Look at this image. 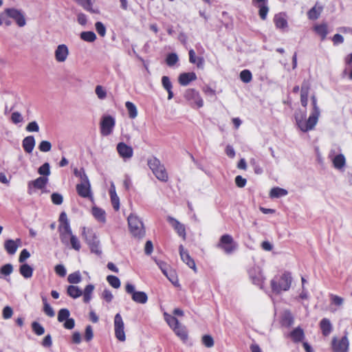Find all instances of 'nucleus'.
Listing matches in <instances>:
<instances>
[{
	"instance_id": "obj_52",
	"label": "nucleus",
	"mask_w": 352,
	"mask_h": 352,
	"mask_svg": "<svg viewBox=\"0 0 352 352\" xmlns=\"http://www.w3.org/2000/svg\"><path fill=\"white\" fill-rule=\"evenodd\" d=\"M201 342L207 348L212 347L214 344L212 337L210 335L203 336L201 338Z\"/></svg>"
},
{
	"instance_id": "obj_59",
	"label": "nucleus",
	"mask_w": 352,
	"mask_h": 352,
	"mask_svg": "<svg viewBox=\"0 0 352 352\" xmlns=\"http://www.w3.org/2000/svg\"><path fill=\"white\" fill-rule=\"evenodd\" d=\"M54 271L56 274L60 277H65L67 274L66 268L62 264L56 265L54 267Z\"/></svg>"
},
{
	"instance_id": "obj_46",
	"label": "nucleus",
	"mask_w": 352,
	"mask_h": 352,
	"mask_svg": "<svg viewBox=\"0 0 352 352\" xmlns=\"http://www.w3.org/2000/svg\"><path fill=\"white\" fill-rule=\"evenodd\" d=\"M38 173L43 177H47L51 173L50 164L47 162L44 163L38 168Z\"/></svg>"
},
{
	"instance_id": "obj_35",
	"label": "nucleus",
	"mask_w": 352,
	"mask_h": 352,
	"mask_svg": "<svg viewBox=\"0 0 352 352\" xmlns=\"http://www.w3.org/2000/svg\"><path fill=\"white\" fill-rule=\"evenodd\" d=\"M314 31L321 37V40L323 41L326 38L328 34L327 25L325 23L316 25L314 26Z\"/></svg>"
},
{
	"instance_id": "obj_39",
	"label": "nucleus",
	"mask_w": 352,
	"mask_h": 352,
	"mask_svg": "<svg viewBox=\"0 0 352 352\" xmlns=\"http://www.w3.org/2000/svg\"><path fill=\"white\" fill-rule=\"evenodd\" d=\"M290 336L294 342H298L304 338V331L300 327H297L291 332Z\"/></svg>"
},
{
	"instance_id": "obj_49",
	"label": "nucleus",
	"mask_w": 352,
	"mask_h": 352,
	"mask_svg": "<svg viewBox=\"0 0 352 352\" xmlns=\"http://www.w3.org/2000/svg\"><path fill=\"white\" fill-rule=\"evenodd\" d=\"M250 164L253 167L254 171L256 175H261L263 173V170L259 165L258 162L254 157H252L250 160Z\"/></svg>"
},
{
	"instance_id": "obj_57",
	"label": "nucleus",
	"mask_w": 352,
	"mask_h": 352,
	"mask_svg": "<svg viewBox=\"0 0 352 352\" xmlns=\"http://www.w3.org/2000/svg\"><path fill=\"white\" fill-rule=\"evenodd\" d=\"M155 262L156 263L157 266L160 267V269L161 270L162 273L164 274H166L167 272L170 268V266L166 263H165L162 261H160V260H157L156 258L155 259Z\"/></svg>"
},
{
	"instance_id": "obj_8",
	"label": "nucleus",
	"mask_w": 352,
	"mask_h": 352,
	"mask_svg": "<svg viewBox=\"0 0 352 352\" xmlns=\"http://www.w3.org/2000/svg\"><path fill=\"white\" fill-rule=\"evenodd\" d=\"M125 292L131 295L132 300L136 303L144 305L148 301L146 293L142 291H136L135 285L131 283H127L125 285Z\"/></svg>"
},
{
	"instance_id": "obj_15",
	"label": "nucleus",
	"mask_w": 352,
	"mask_h": 352,
	"mask_svg": "<svg viewBox=\"0 0 352 352\" xmlns=\"http://www.w3.org/2000/svg\"><path fill=\"white\" fill-rule=\"evenodd\" d=\"M9 14L12 19H13L16 25L20 27H24L26 25V19L24 12L21 10L16 8H8Z\"/></svg>"
},
{
	"instance_id": "obj_41",
	"label": "nucleus",
	"mask_w": 352,
	"mask_h": 352,
	"mask_svg": "<svg viewBox=\"0 0 352 352\" xmlns=\"http://www.w3.org/2000/svg\"><path fill=\"white\" fill-rule=\"evenodd\" d=\"M322 10V8L321 6H318L316 5L308 12V18L311 20L317 19L319 17Z\"/></svg>"
},
{
	"instance_id": "obj_54",
	"label": "nucleus",
	"mask_w": 352,
	"mask_h": 352,
	"mask_svg": "<svg viewBox=\"0 0 352 352\" xmlns=\"http://www.w3.org/2000/svg\"><path fill=\"white\" fill-rule=\"evenodd\" d=\"M178 61V56L175 53L169 54L166 59V64L172 67L175 65Z\"/></svg>"
},
{
	"instance_id": "obj_16",
	"label": "nucleus",
	"mask_w": 352,
	"mask_h": 352,
	"mask_svg": "<svg viewBox=\"0 0 352 352\" xmlns=\"http://www.w3.org/2000/svg\"><path fill=\"white\" fill-rule=\"evenodd\" d=\"M116 150L119 155L124 160L131 159L133 157V148L124 142L118 143L116 146Z\"/></svg>"
},
{
	"instance_id": "obj_17",
	"label": "nucleus",
	"mask_w": 352,
	"mask_h": 352,
	"mask_svg": "<svg viewBox=\"0 0 352 352\" xmlns=\"http://www.w3.org/2000/svg\"><path fill=\"white\" fill-rule=\"evenodd\" d=\"M273 21L277 29L282 31H285L287 29L288 22L285 13L280 12L275 14Z\"/></svg>"
},
{
	"instance_id": "obj_6",
	"label": "nucleus",
	"mask_w": 352,
	"mask_h": 352,
	"mask_svg": "<svg viewBox=\"0 0 352 352\" xmlns=\"http://www.w3.org/2000/svg\"><path fill=\"white\" fill-rule=\"evenodd\" d=\"M217 247L226 254H231L237 250L238 244L231 235L226 234L220 237Z\"/></svg>"
},
{
	"instance_id": "obj_43",
	"label": "nucleus",
	"mask_w": 352,
	"mask_h": 352,
	"mask_svg": "<svg viewBox=\"0 0 352 352\" xmlns=\"http://www.w3.org/2000/svg\"><path fill=\"white\" fill-rule=\"evenodd\" d=\"M42 301L43 304L44 313L49 317H54L55 316V312L51 305L48 303L47 298L45 297H43Z\"/></svg>"
},
{
	"instance_id": "obj_60",
	"label": "nucleus",
	"mask_w": 352,
	"mask_h": 352,
	"mask_svg": "<svg viewBox=\"0 0 352 352\" xmlns=\"http://www.w3.org/2000/svg\"><path fill=\"white\" fill-rule=\"evenodd\" d=\"M89 246L91 249V252L95 253L97 255H100L102 253V251L99 246V241L98 240L94 241L93 243L89 244Z\"/></svg>"
},
{
	"instance_id": "obj_53",
	"label": "nucleus",
	"mask_w": 352,
	"mask_h": 352,
	"mask_svg": "<svg viewBox=\"0 0 352 352\" xmlns=\"http://www.w3.org/2000/svg\"><path fill=\"white\" fill-rule=\"evenodd\" d=\"M70 313L67 309H61L58 313V320L62 322L68 319Z\"/></svg>"
},
{
	"instance_id": "obj_40",
	"label": "nucleus",
	"mask_w": 352,
	"mask_h": 352,
	"mask_svg": "<svg viewBox=\"0 0 352 352\" xmlns=\"http://www.w3.org/2000/svg\"><path fill=\"white\" fill-rule=\"evenodd\" d=\"M125 107L128 111L129 118L131 119L135 118L138 116V109L135 105L133 102L127 101L125 103Z\"/></svg>"
},
{
	"instance_id": "obj_64",
	"label": "nucleus",
	"mask_w": 352,
	"mask_h": 352,
	"mask_svg": "<svg viewBox=\"0 0 352 352\" xmlns=\"http://www.w3.org/2000/svg\"><path fill=\"white\" fill-rule=\"evenodd\" d=\"M101 297L106 302H110L113 298V295L109 289H105L102 292Z\"/></svg>"
},
{
	"instance_id": "obj_30",
	"label": "nucleus",
	"mask_w": 352,
	"mask_h": 352,
	"mask_svg": "<svg viewBox=\"0 0 352 352\" xmlns=\"http://www.w3.org/2000/svg\"><path fill=\"white\" fill-rule=\"evenodd\" d=\"M33 268L27 263L22 264L19 267L20 274L25 278H30L33 275Z\"/></svg>"
},
{
	"instance_id": "obj_14",
	"label": "nucleus",
	"mask_w": 352,
	"mask_h": 352,
	"mask_svg": "<svg viewBox=\"0 0 352 352\" xmlns=\"http://www.w3.org/2000/svg\"><path fill=\"white\" fill-rule=\"evenodd\" d=\"M69 54V48L65 44L58 45L54 50V58L59 63L65 62Z\"/></svg>"
},
{
	"instance_id": "obj_47",
	"label": "nucleus",
	"mask_w": 352,
	"mask_h": 352,
	"mask_svg": "<svg viewBox=\"0 0 352 352\" xmlns=\"http://www.w3.org/2000/svg\"><path fill=\"white\" fill-rule=\"evenodd\" d=\"M258 8V14L262 20H265L267 19V13L269 12V7L267 3L264 5H258L256 6Z\"/></svg>"
},
{
	"instance_id": "obj_19",
	"label": "nucleus",
	"mask_w": 352,
	"mask_h": 352,
	"mask_svg": "<svg viewBox=\"0 0 352 352\" xmlns=\"http://www.w3.org/2000/svg\"><path fill=\"white\" fill-rule=\"evenodd\" d=\"M167 221L171 225V226L175 229L178 235L183 238V239H186V228L184 224L181 223L179 221L172 217H168Z\"/></svg>"
},
{
	"instance_id": "obj_25",
	"label": "nucleus",
	"mask_w": 352,
	"mask_h": 352,
	"mask_svg": "<svg viewBox=\"0 0 352 352\" xmlns=\"http://www.w3.org/2000/svg\"><path fill=\"white\" fill-rule=\"evenodd\" d=\"M196 79L197 75L194 72L183 73L179 76V82L181 85L186 86Z\"/></svg>"
},
{
	"instance_id": "obj_62",
	"label": "nucleus",
	"mask_w": 352,
	"mask_h": 352,
	"mask_svg": "<svg viewBox=\"0 0 352 352\" xmlns=\"http://www.w3.org/2000/svg\"><path fill=\"white\" fill-rule=\"evenodd\" d=\"M51 199L52 203L56 205H60L63 201V196L58 192L52 193L51 195Z\"/></svg>"
},
{
	"instance_id": "obj_36",
	"label": "nucleus",
	"mask_w": 352,
	"mask_h": 352,
	"mask_svg": "<svg viewBox=\"0 0 352 352\" xmlns=\"http://www.w3.org/2000/svg\"><path fill=\"white\" fill-rule=\"evenodd\" d=\"M80 38L85 42L93 43L96 40L97 36L92 31H85L80 34Z\"/></svg>"
},
{
	"instance_id": "obj_45",
	"label": "nucleus",
	"mask_w": 352,
	"mask_h": 352,
	"mask_svg": "<svg viewBox=\"0 0 352 352\" xmlns=\"http://www.w3.org/2000/svg\"><path fill=\"white\" fill-rule=\"evenodd\" d=\"M82 280V277L80 272H75L74 273L70 274L67 277V280L69 283L72 284H78Z\"/></svg>"
},
{
	"instance_id": "obj_32",
	"label": "nucleus",
	"mask_w": 352,
	"mask_h": 352,
	"mask_svg": "<svg viewBox=\"0 0 352 352\" xmlns=\"http://www.w3.org/2000/svg\"><path fill=\"white\" fill-rule=\"evenodd\" d=\"M94 285L92 284L87 285L82 292L83 301L85 303H89L92 298V294L94 290Z\"/></svg>"
},
{
	"instance_id": "obj_37",
	"label": "nucleus",
	"mask_w": 352,
	"mask_h": 352,
	"mask_svg": "<svg viewBox=\"0 0 352 352\" xmlns=\"http://www.w3.org/2000/svg\"><path fill=\"white\" fill-rule=\"evenodd\" d=\"M67 292L73 298H77L82 294V291L78 287L74 285H69L67 287Z\"/></svg>"
},
{
	"instance_id": "obj_11",
	"label": "nucleus",
	"mask_w": 352,
	"mask_h": 352,
	"mask_svg": "<svg viewBox=\"0 0 352 352\" xmlns=\"http://www.w3.org/2000/svg\"><path fill=\"white\" fill-rule=\"evenodd\" d=\"M113 323L116 338L120 342L125 341L124 324L120 314H116Z\"/></svg>"
},
{
	"instance_id": "obj_24",
	"label": "nucleus",
	"mask_w": 352,
	"mask_h": 352,
	"mask_svg": "<svg viewBox=\"0 0 352 352\" xmlns=\"http://www.w3.org/2000/svg\"><path fill=\"white\" fill-rule=\"evenodd\" d=\"M35 144V139L32 135L25 137L22 141V146L28 153H31L33 151Z\"/></svg>"
},
{
	"instance_id": "obj_9",
	"label": "nucleus",
	"mask_w": 352,
	"mask_h": 352,
	"mask_svg": "<svg viewBox=\"0 0 352 352\" xmlns=\"http://www.w3.org/2000/svg\"><path fill=\"white\" fill-rule=\"evenodd\" d=\"M332 352H349V340L346 333L342 338L334 336L331 342Z\"/></svg>"
},
{
	"instance_id": "obj_58",
	"label": "nucleus",
	"mask_w": 352,
	"mask_h": 352,
	"mask_svg": "<svg viewBox=\"0 0 352 352\" xmlns=\"http://www.w3.org/2000/svg\"><path fill=\"white\" fill-rule=\"evenodd\" d=\"M294 319L289 311H285L283 323L284 325L290 326L293 324Z\"/></svg>"
},
{
	"instance_id": "obj_4",
	"label": "nucleus",
	"mask_w": 352,
	"mask_h": 352,
	"mask_svg": "<svg viewBox=\"0 0 352 352\" xmlns=\"http://www.w3.org/2000/svg\"><path fill=\"white\" fill-rule=\"evenodd\" d=\"M148 165L153 173L161 182L168 181V175L164 164L156 157H152L148 160Z\"/></svg>"
},
{
	"instance_id": "obj_12",
	"label": "nucleus",
	"mask_w": 352,
	"mask_h": 352,
	"mask_svg": "<svg viewBox=\"0 0 352 352\" xmlns=\"http://www.w3.org/2000/svg\"><path fill=\"white\" fill-rule=\"evenodd\" d=\"M49 179L47 177H39L34 180L30 181L28 184V192L30 195L34 192L35 190H41L45 192L44 189L48 183Z\"/></svg>"
},
{
	"instance_id": "obj_3",
	"label": "nucleus",
	"mask_w": 352,
	"mask_h": 352,
	"mask_svg": "<svg viewBox=\"0 0 352 352\" xmlns=\"http://www.w3.org/2000/svg\"><path fill=\"white\" fill-rule=\"evenodd\" d=\"M292 283V277L289 272L284 273L276 276L271 280V287L274 292L280 294L282 292H286L289 289Z\"/></svg>"
},
{
	"instance_id": "obj_20",
	"label": "nucleus",
	"mask_w": 352,
	"mask_h": 352,
	"mask_svg": "<svg viewBox=\"0 0 352 352\" xmlns=\"http://www.w3.org/2000/svg\"><path fill=\"white\" fill-rule=\"evenodd\" d=\"M179 254L183 262H184L190 268L196 271V265L194 260L190 257L188 251L184 250L182 245H179Z\"/></svg>"
},
{
	"instance_id": "obj_63",
	"label": "nucleus",
	"mask_w": 352,
	"mask_h": 352,
	"mask_svg": "<svg viewBox=\"0 0 352 352\" xmlns=\"http://www.w3.org/2000/svg\"><path fill=\"white\" fill-rule=\"evenodd\" d=\"M95 27H96V30L97 31V32L98 33V34L100 36H104L105 34H106V28L105 26L103 25V23L102 22H96L95 23Z\"/></svg>"
},
{
	"instance_id": "obj_27",
	"label": "nucleus",
	"mask_w": 352,
	"mask_h": 352,
	"mask_svg": "<svg viewBox=\"0 0 352 352\" xmlns=\"http://www.w3.org/2000/svg\"><path fill=\"white\" fill-rule=\"evenodd\" d=\"M21 243L20 239L14 241L12 239H8L5 241L4 248L9 254H14L16 253L18 248V243Z\"/></svg>"
},
{
	"instance_id": "obj_21",
	"label": "nucleus",
	"mask_w": 352,
	"mask_h": 352,
	"mask_svg": "<svg viewBox=\"0 0 352 352\" xmlns=\"http://www.w3.org/2000/svg\"><path fill=\"white\" fill-rule=\"evenodd\" d=\"M334 152L331 151L329 153V157H331V160L333 164V166L336 169H342L345 166L346 164V159L343 154H338L335 156H333Z\"/></svg>"
},
{
	"instance_id": "obj_18",
	"label": "nucleus",
	"mask_w": 352,
	"mask_h": 352,
	"mask_svg": "<svg viewBox=\"0 0 352 352\" xmlns=\"http://www.w3.org/2000/svg\"><path fill=\"white\" fill-rule=\"evenodd\" d=\"M78 195L83 198L92 199V192L90 182L79 183L76 185Z\"/></svg>"
},
{
	"instance_id": "obj_51",
	"label": "nucleus",
	"mask_w": 352,
	"mask_h": 352,
	"mask_svg": "<svg viewBox=\"0 0 352 352\" xmlns=\"http://www.w3.org/2000/svg\"><path fill=\"white\" fill-rule=\"evenodd\" d=\"M32 329L37 336H41L45 333L44 327L38 322H33L32 323Z\"/></svg>"
},
{
	"instance_id": "obj_7",
	"label": "nucleus",
	"mask_w": 352,
	"mask_h": 352,
	"mask_svg": "<svg viewBox=\"0 0 352 352\" xmlns=\"http://www.w3.org/2000/svg\"><path fill=\"white\" fill-rule=\"evenodd\" d=\"M248 273L251 282L254 285L262 288L265 278L263 274L261 267L257 265H253L248 268Z\"/></svg>"
},
{
	"instance_id": "obj_55",
	"label": "nucleus",
	"mask_w": 352,
	"mask_h": 352,
	"mask_svg": "<svg viewBox=\"0 0 352 352\" xmlns=\"http://www.w3.org/2000/svg\"><path fill=\"white\" fill-rule=\"evenodd\" d=\"M52 148V144L49 141L43 140L38 144V149L41 152H49Z\"/></svg>"
},
{
	"instance_id": "obj_22",
	"label": "nucleus",
	"mask_w": 352,
	"mask_h": 352,
	"mask_svg": "<svg viewBox=\"0 0 352 352\" xmlns=\"http://www.w3.org/2000/svg\"><path fill=\"white\" fill-rule=\"evenodd\" d=\"M109 195L111 197V204L115 210L118 211L120 209V198L118 197L116 191V186L113 182L111 183L109 189Z\"/></svg>"
},
{
	"instance_id": "obj_33",
	"label": "nucleus",
	"mask_w": 352,
	"mask_h": 352,
	"mask_svg": "<svg viewBox=\"0 0 352 352\" xmlns=\"http://www.w3.org/2000/svg\"><path fill=\"white\" fill-rule=\"evenodd\" d=\"M287 194L288 192L287 190L279 187H274L271 189L270 192V197L272 199L280 198L287 195Z\"/></svg>"
},
{
	"instance_id": "obj_38",
	"label": "nucleus",
	"mask_w": 352,
	"mask_h": 352,
	"mask_svg": "<svg viewBox=\"0 0 352 352\" xmlns=\"http://www.w3.org/2000/svg\"><path fill=\"white\" fill-rule=\"evenodd\" d=\"M83 8L89 12L97 13L98 10L93 8L94 0H76Z\"/></svg>"
},
{
	"instance_id": "obj_34",
	"label": "nucleus",
	"mask_w": 352,
	"mask_h": 352,
	"mask_svg": "<svg viewBox=\"0 0 352 352\" xmlns=\"http://www.w3.org/2000/svg\"><path fill=\"white\" fill-rule=\"evenodd\" d=\"M91 212L93 216L97 219L98 221L104 223L105 221V212L104 210L97 207L94 206L91 210Z\"/></svg>"
},
{
	"instance_id": "obj_26",
	"label": "nucleus",
	"mask_w": 352,
	"mask_h": 352,
	"mask_svg": "<svg viewBox=\"0 0 352 352\" xmlns=\"http://www.w3.org/2000/svg\"><path fill=\"white\" fill-rule=\"evenodd\" d=\"M81 234L88 245L98 240L94 231L86 227L82 228Z\"/></svg>"
},
{
	"instance_id": "obj_50",
	"label": "nucleus",
	"mask_w": 352,
	"mask_h": 352,
	"mask_svg": "<svg viewBox=\"0 0 352 352\" xmlns=\"http://www.w3.org/2000/svg\"><path fill=\"white\" fill-rule=\"evenodd\" d=\"M240 78L243 82L248 83L252 79V73L248 69H244L240 73Z\"/></svg>"
},
{
	"instance_id": "obj_28",
	"label": "nucleus",
	"mask_w": 352,
	"mask_h": 352,
	"mask_svg": "<svg viewBox=\"0 0 352 352\" xmlns=\"http://www.w3.org/2000/svg\"><path fill=\"white\" fill-rule=\"evenodd\" d=\"M173 331L183 342H185L187 341L188 336L185 326L179 324L178 326H176Z\"/></svg>"
},
{
	"instance_id": "obj_61",
	"label": "nucleus",
	"mask_w": 352,
	"mask_h": 352,
	"mask_svg": "<svg viewBox=\"0 0 352 352\" xmlns=\"http://www.w3.org/2000/svg\"><path fill=\"white\" fill-rule=\"evenodd\" d=\"M95 91L98 98L100 100L104 99L107 96V92L101 85H97Z\"/></svg>"
},
{
	"instance_id": "obj_44",
	"label": "nucleus",
	"mask_w": 352,
	"mask_h": 352,
	"mask_svg": "<svg viewBox=\"0 0 352 352\" xmlns=\"http://www.w3.org/2000/svg\"><path fill=\"white\" fill-rule=\"evenodd\" d=\"M13 272V266L10 264H6L0 268V278L3 276H10Z\"/></svg>"
},
{
	"instance_id": "obj_48",
	"label": "nucleus",
	"mask_w": 352,
	"mask_h": 352,
	"mask_svg": "<svg viewBox=\"0 0 352 352\" xmlns=\"http://www.w3.org/2000/svg\"><path fill=\"white\" fill-rule=\"evenodd\" d=\"M107 280L109 283V284L113 288L118 289L120 287V280L116 276L109 275L107 277Z\"/></svg>"
},
{
	"instance_id": "obj_5",
	"label": "nucleus",
	"mask_w": 352,
	"mask_h": 352,
	"mask_svg": "<svg viewBox=\"0 0 352 352\" xmlns=\"http://www.w3.org/2000/svg\"><path fill=\"white\" fill-rule=\"evenodd\" d=\"M131 233L135 237L142 238L145 234V230L142 220L135 214H131L127 219Z\"/></svg>"
},
{
	"instance_id": "obj_10",
	"label": "nucleus",
	"mask_w": 352,
	"mask_h": 352,
	"mask_svg": "<svg viewBox=\"0 0 352 352\" xmlns=\"http://www.w3.org/2000/svg\"><path fill=\"white\" fill-rule=\"evenodd\" d=\"M184 98L190 104L197 108H201L204 105V101L199 93L194 89H188L185 91Z\"/></svg>"
},
{
	"instance_id": "obj_23",
	"label": "nucleus",
	"mask_w": 352,
	"mask_h": 352,
	"mask_svg": "<svg viewBox=\"0 0 352 352\" xmlns=\"http://www.w3.org/2000/svg\"><path fill=\"white\" fill-rule=\"evenodd\" d=\"M320 328L324 336H328L333 331V325L328 318H322L320 322Z\"/></svg>"
},
{
	"instance_id": "obj_31",
	"label": "nucleus",
	"mask_w": 352,
	"mask_h": 352,
	"mask_svg": "<svg viewBox=\"0 0 352 352\" xmlns=\"http://www.w3.org/2000/svg\"><path fill=\"white\" fill-rule=\"evenodd\" d=\"M12 21L9 14V9H6L0 13V26L8 27L11 25Z\"/></svg>"
},
{
	"instance_id": "obj_42",
	"label": "nucleus",
	"mask_w": 352,
	"mask_h": 352,
	"mask_svg": "<svg viewBox=\"0 0 352 352\" xmlns=\"http://www.w3.org/2000/svg\"><path fill=\"white\" fill-rule=\"evenodd\" d=\"M164 316L166 322L172 329H173L174 328L176 327V326H178L180 324L175 317L167 313H164Z\"/></svg>"
},
{
	"instance_id": "obj_56",
	"label": "nucleus",
	"mask_w": 352,
	"mask_h": 352,
	"mask_svg": "<svg viewBox=\"0 0 352 352\" xmlns=\"http://www.w3.org/2000/svg\"><path fill=\"white\" fill-rule=\"evenodd\" d=\"M329 297H330V299H331V301L332 302V304L338 306V307H340L342 305L343 302H344V298L339 296H337V295H335V294H331L329 295Z\"/></svg>"
},
{
	"instance_id": "obj_29",
	"label": "nucleus",
	"mask_w": 352,
	"mask_h": 352,
	"mask_svg": "<svg viewBox=\"0 0 352 352\" xmlns=\"http://www.w3.org/2000/svg\"><path fill=\"white\" fill-rule=\"evenodd\" d=\"M189 61L190 63L195 64L197 67L203 68L204 65V59L203 57H197L193 50H189Z\"/></svg>"
},
{
	"instance_id": "obj_2",
	"label": "nucleus",
	"mask_w": 352,
	"mask_h": 352,
	"mask_svg": "<svg viewBox=\"0 0 352 352\" xmlns=\"http://www.w3.org/2000/svg\"><path fill=\"white\" fill-rule=\"evenodd\" d=\"M58 232L60 241L63 245L67 246L70 245L74 250H80V242L78 237L72 233L69 223H67L64 226H58Z\"/></svg>"
},
{
	"instance_id": "obj_1",
	"label": "nucleus",
	"mask_w": 352,
	"mask_h": 352,
	"mask_svg": "<svg viewBox=\"0 0 352 352\" xmlns=\"http://www.w3.org/2000/svg\"><path fill=\"white\" fill-rule=\"evenodd\" d=\"M313 110L308 119L305 111H298L295 113V120L297 126L302 132L313 130L317 124L320 114V109L317 104L315 96H311Z\"/></svg>"
},
{
	"instance_id": "obj_13",
	"label": "nucleus",
	"mask_w": 352,
	"mask_h": 352,
	"mask_svg": "<svg viewBox=\"0 0 352 352\" xmlns=\"http://www.w3.org/2000/svg\"><path fill=\"white\" fill-rule=\"evenodd\" d=\"M116 124L115 119L111 116H103L100 122V133L103 136L110 135Z\"/></svg>"
}]
</instances>
